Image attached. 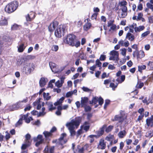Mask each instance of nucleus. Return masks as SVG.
<instances>
[{"instance_id":"nucleus-1","label":"nucleus","mask_w":153,"mask_h":153,"mask_svg":"<svg viewBox=\"0 0 153 153\" xmlns=\"http://www.w3.org/2000/svg\"><path fill=\"white\" fill-rule=\"evenodd\" d=\"M81 121V119L79 117L76 118L75 119H73L70 122L66 123V126L68 128L71 136H74L75 135L76 132L74 129L75 128H78Z\"/></svg>"},{"instance_id":"nucleus-2","label":"nucleus","mask_w":153,"mask_h":153,"mask_svg":"<svg viewBox=\"0 0 153 153\" xmlns=\"http://www.w3.org/2000/svg\"><path fill=\"white\" fill-rule=\"evenodd\" d=\"M18 2L16 1H14L6 5L5 10L8 13H10L16 10L18 6Z\"/></svg>"},{"instance_id":"nucleus-3","label":"nucleus","mask_w":153,"mask_h":153,"mask_svg":"<svg viewBox=\"0 0 153 153\" xmlns=\"http://www.w3.org/2000/svg\"><path fill=\"white\" fill-rule=\"evenodd\" d=\"M76 36L71 34L68 35L64 40V42L66 44L72 46H74L76 42Z\"/></svg>"},{"instance_id":"nucleus-4","label":"nucleus","mask_w":153,"mask_h":153,"mask_svg":"<svg viewBox=\"0 0 153 153\" xmlns=\"http://www.w3.org/2000/svg\"><path fill=\"white\" fill-rule=\"evenodd\" d=\"M29 114V113H27L25 115H21V118L16 123V126H18L21 125L22 123L23 120H25V122L27 123H29L31 120H33V119L32 117H28V115Z\"/></svg>"},{"instance_id":"nucleus-5","label":"nucleus","mask_w":153,"mask_h":153,"mask_svg":"<svg viewBox=\"0 0 153 153\" xmlns=\"http://www.w3.org/2000/svg\"><path fill=\"white\" fill-rule=\"evenodd\" d=\"M65 27L64 25H60L57 27L56 30L55 32V35L56 37L58 38L60 37L65 31Z\"/></svg>"},{"instance_id":"nucleus-6","label":"nucleus","mask_w":153,"mask_h":153,"mask_svg":"<svg viewBox=\"0 0 153 153\" xmlns=\"http://www.w3.org/2000/svg\"><path fill=\"white\" fill-rule=\"evenodd\" d=\"M125 115V112L124 111H120V114L116 115L113 120V121H118V122L122 123L124 120Z\"/></svg>"},{"instance_id":"nucleus-7","label":"nucleus","mask_w":153,"mask_h":153,"mask_svg":"<svg viewBox=\"0 0 153 153\" xmlns=\"http://www.w3.org/2000/svg\"><path fill=\"white\" fill-rule=\"evenodd\" d=\"M127 8L126 7H123L120 8L118 12L119 17L121 18L126 17L127 15Z\"/></svg>"},{"instance_id":"nucleus-8","label":"nucleus","mask_w":153,"mask_h":153,"mask_svg":"<svg viewBox=\"0 0 153 153\" xmlns=\"http://www.w3.org/2000/svg\"><path fill=\"white\" fill-rule=\"evenodd\" d=\"M110 54L111 56L109 58V59L110 60H112L117 61H118L119 60V54L118 51L113 50L110 52Z\"/></svg>"},{"instance_id":"nucleus-9","label":"nucleus","mask_w":153,"mask_h":153,"mask_svg":"<svg viewBox=\"0 0 153 153\" xmlns=\"http://www.w3.org/2000/svg\"><path fill=\"white\" fill-rule=\"evenodd\" d=\"M33 140L35 142H36L35 146L38 147L40 144L44 143V139L43 138V136L42 135L39 134L37 137H34Z\"/></svg>"},{"instance_id":"nucleus-10","label":"nucleus","mask_w":153,"mask_h":153,"mask_svg":"<svg viewBox=\"0 0 153 153\" xmlns=\"http://www.w3.org/2000/svg\"><path fill=\"white\" fill-rule=\"evenodd\" d=\"M98 101L99 105H101L103 103V100L101 97L98 98L97 97H95L93 98L91 101H89V103L90 104L94 103V104H96Z\"/></svg>"},{"instance_id":"nucleus-11","label":"nucleus","mask_w":153,"mask_h":153,"mask_svg":"<svg viewBox=\"0 0 153 153\" xmlns=\"http://www.w3.org/2000/svg\"><path fill=\"white\" fill-rule=\"evenodd\" d=\"M58 23L57 21H54L51 23L48 26V30L50 32H53L57 27Z\"/></svg>"},{"instance_id":"nucleus-12","label":"nucleus","mask_w":153,"mask_h":153,"mask_svg":"<svg viewBox=\"0 0 153 153\" xmlns=\"http://www.w3.org/2000/svg\"><path fill=\"white\" fill-rule=\"evenodd\" d=\"M36 57V56H28L27 57H24L22 58H21L20 59V61H18L19 63V65H21L22 64L24 63L25 62V61L26 60L27 58L34 59Z\"/></svg>"},{"instance_id":"nucleus-13","label":"nucleus","mask_w":153,"mask_h":153,"mask_svg":"<svg viewBox=\"0 0 153 153\" xmlns=\"http://www.w3.org/2000/svg\"><path fill=\"white\" fill-rule=\"evenodd\" d=\"M45 105L48 106V110L50 111H52L53 110L56 109L55 107H53V104L52 102H47L45 103Z\"/></svg>"},{"instance_id":"nucleus-14","label":"nucleus","mask_w":153,"mask_h":153,"mask_svg":"<svg viewBox=\"0 0 153 153\" xmlns=\"http://www.w3.org/2000/svg\"><path fill=\"white\" fill-rule=\"evenodd\" d=\"M54 147H51L49 149L48 146H46L44 150V153H53L54 152Z\"/></svg>"},{"instance_id":"nucleus-15","label":"nucleus","mask_w":153,"mask_h":153,"mask_svg":"<svg viewBox=\"0 0 153 153\" xmlns=\"http://www.w3.org/2000/svg\"><path fill=\"white\" fill-rule=\"evenodd\" d=\"M106 147V144L104 142V140H101L99 142V145L98 146V148L99 149H104Z\"/></svg>"},{"instance_id":"nucleus-16","label":"nucleus","mask_w":153,"mask_h":153,"mask_svg":"<svg viewBox=\"0 0 153 153\" xmlns=\"http://www.w3.org/2000/svg\"><path fill=\"white\" fill-rule=\"evenodd\" d=\"M146 123L148 126H151L152 127L153 126V115L146 120Z\"/></svg>"},{"instance_id":"nucleus-17","label":"nucleus","mask_w":153,"mask_h":153,"mask_svg":"<svg viewBox=\"0 0 153 153\" xmlns=\"http://www.w3.org/2000/svg\"><path fill=\"white\" fill-rule=\"evenodd\" d=\"M88 99L87 97H82L81 101V107H83L86 105L88 102Z\"/></svg>"},{"instance_id":"nucleus-18","label":"nucleus","mask_w":153,"mask_h":153,"mask_svg":"<svg viewBox=\"0 0 153 153\" xmlns=\"http://www.w3.org/2000/svg\"><path fill=\"white\" fill-rule=\"evenodd\" d=\"M67 141L66 140L62 139L56 140L55 141H53V143L55 142L56 143V144L58 146L61 145L62 146L63 144H65Z\"/></svg>"},{"instance_id":"nucleus-19","label":"nucleus","mask_w":153,"mask_h":153,"mask_svg":"<svg viewBox=\"0 0 153 153\" xmlns=\"http://www.w3.org/2000/svg\"><path fill=\"white\" fill-rule=\"evenodd\" d=\"M106 128V126L105 125H103L102 127L101 128L100 131H97V135L99 136L102 135L103 134L104 132V130Z\"/></svg>"},{"instance_id":"nucleus-20","label":"nucleus","mask_w":153,"mask_h":153,"mask_svg":"<svg viewBox=\"0 0 153 153\" xmlns=\"http://www.w3.org/2000/svg\"><path fill=\"white\" fill-rule=\"evenodd\" d=\"M22 104L21 102L19 101L15 104L14 105L12 106V108L13 109L12 110H13L14 109H17L19 107H22Z\"/></svg>"},{"instance_id":"nucleus-21","label":"nucleus","mask_w":153,"mask_h":153,"mask_svg":"<svg viewBox=\"0 0 153 153\" xmlns=\"http://www.w3.org/2000/svg\"><path fill=\"white\" fill-rule=\"evenodd\" d=\"M39 85L41 87L44 86L46 84V79L44 77L41 78L39 81Z\"/></svg>"},{"instance_id":"nucleus-22","label":"nucleus","mask_w":153,"mask_h":153,"mask_svg":"<svg viewBox=\"0 0 153 153\" xmlns=\"http://www.w3.org/2000/svg\"><path fill=\"white\" fill-rule=\"evenodd\" d=\"M126 38L128 40L132 41L134 39V35L130 33H128L126 35Z\"/></svg>"},{"instance_id":"nucleus-23","label":"nucleus","mask_w":153,"mask_h":153,"mask_svg":"<svg viewBox=\"0 0 153 153\" xmlns=\"http://www.w3.org/2000/svg\"><path fill=\"white\" fill-rule=\"evenodd\" d=\"M43 134L45 136V139L46 140H48L49 137H51L52 134L50 132L47 131H45L43 132Z\"/></svg>"},{"instance_id":"nucleus-24","label":"nucleus","mask_w":153,"mask_h":153,"mask_svg":"<svg viewBox=\"0 0 153 153\" xmlns=\"http://www.w3.org/2000/svg\"><path fill=\"white\" fill-rule=\"evenodd\" d=\"M18 51L19 52H23L25 48L23 43L22 44L18 46Z\"/></svg>"},{"instance_id":"nucleus-25","label":"nucleus","mask_w":153,"mask_h":153,"mask_svg":"<svg viewBox=\"0 0 153 153\" xmlns=\"http://www.w3.org/2000/svg\"><path fill=\"white\" fill-rule=\"evenodd\" d=\"M64 99L65 97H62L56 102H55L54 103V105L55 106H57L61 104Z\"/></svg>"},{"instance_id":"nucleus-26","label":"nucleus","mask_w":153,"mask_h":153,"mask_svg":"<svg viewBox=\"0 0 153 153\" xmlns=\"http://www.w3.org/2000/svg\"><path fill=\"white\" fill-rule=\"evenodd\" d=\"M145 28V27L143 26H140L137 27H135L134 30L135 32H140L143 30Z\"/></svg>"},{"instance_id":"nucleus-27","label":"nucleus","mask_w":153,"mask_h":153,"mask_svg":"<svg viewBox=\"0 0 153 153\" xmlns=\"http://www.w3.org/2000/svg\"><path fill=\"white\" fill-rule=\"evenodd\" d=\"M91 25L90 23H86L83 26V28L84 30L87 31L91 27Z\"/></svg>"},{"instance_id":"nucleus-28","label":"nucleus","mask_w":153,"mask_h":153,"mask_svg":"<svg viewBox=\"0 0 153 153\" xmlns=\"http://www.w3.org/2000/svg\"><path fill=\"white\" fill-rule=\"evenodd\" d=\"M126 132L125 131L123 130L120 131L118 134V136L120 138H123L126 135Z\"/></svg>"},{"instance_id":"nucleus-29","label":"nucleus","mask_w":153,"mask_h":153,"mask_svg":"<svg viewBox=\"0 0 153 153\" xmlns=\"http://www.w3.org/2000/svg\"><path fill=\"white\" fill-rule=\"evenodd\" d=\"M49 65L52 71L53 72H54L55 71L54 69L56 67V65L52 62H50L49 63Z\"/></svg>"},{"instance_id":"nucleus-30","label":"nucleus","mask_w":153,"mask_h":153,"mask_svg":"<svg viewBox=\"0 0 153 153\" xmlns=\"http://www.w3.org/2000/svg\"><path fill=\"white\" fill-rule=\"evenodd\" d=\"M7 24L8 22L7 20L5 19L0 20V26L7 25Z\"/></svg>"},{"instance_id":"nucleus-31","label":"nucleus","mask_w":153,"mask_h":153,"mask_svg":"<svg viewBox=\"0 0 153 153\" xmlns=\"http://www.w3.org/2000/svg\"><path fill=\"white\" fill-rule=\"evenodd\" d=\"M43 96L44 99L47 100H49L51 98V96H49V93H45L44 92L43 93Z\"/></svg>"},{"instance_id":"nucleus-32","label":"nucleus","mask_w":153,"mask_h":153,"mask_svg":"<svg viewBox=\"0 0 153 153\" xmlns=\"http://www.w3.org/2000/svg\"><path fill=\"white\" fill-rule=\"evenodd\" d=\"M57 111L56 112L55 114L58 116H60L61 114L62 110L61 106H59L57 108Z\"/></svg>"},{"instance_id":"nucleus-33","label":"nucleus","mask_w":153,"mask_h":153,"mask_svg":"<svg viewBox=\"0 0 153 153\" xmlns=\"http://www.w3.org/2000/svg\"><path fill=\"white\" fill-rule=\"evenodd\" d=\"M144 56V54L143 51H140L139 52L138 51V54H137V58H141L143 57Z\"/></svg>"},{"instance_id":"nucleus-34","label":"nucleus","mask_w":153,"mask_h":153,"mask_svg":"<svg viewBox=\"0 0 153 153\" xmlns=\"http://www.w3.org/2000/svg\"><path fill=\"white\" fill-rule=\"evenodd\" d=\"M30 135L29 134H27L25 136V143H30Z\"/></svg>"},{"instance_id":"nucleus-35","label":"nucleus","mask_w":153,"mask_h":153,"mask_svg":"<svg viewBox=\"0 0 153 153\" xmlns=\"http://www.w3.org/2000/svg\"><path fill=\"white\" fill-rule=\"evenodd\" d=\"M146 68V66L145 65H143L141 66L139 65L138 66V70L139 72H141L142 70L145 69Z\"/></svg>"},{"instance_id":"nucleus-36","label":"nucleus","mask_w":153,"mask_h":153,"mask_svg":"<svg viewBox=\"0 0 153 153\" xmlns=\"http://www.w3.org/2000/svg\"><path fill=\"white\" fill-rule=\"evenodd\" d=\"M45 110V108L44 107L42 108V111L39 112V114L38 115V117H39L41 116H43L44 115L46 114V113L44 112Z\"/></svg>"},{"instance_id":"nucleus-37","label":"nucleus","mask_w":153,"mask_h":153,"mask_svg":"<svg viewBox=\"0 0 153 153\" xmlns=\"http://www.w3.org/2000/svg\"><path fill=\"white\" fill-rule=\"evenodd\" d=\"M94 137H96V135H91L89 136L88 137V138H90V143H92L94 141Z\"/></svg>"},{"instance_id":"nucleus-38","label":"nucleus","mask_w":153,"mask_h":153,"mask_svg":"<svg viewBox=\"0 0 153 153\" xmlns=\"http://www.w3.org/2000/svg\"><path fill=\"white\" fill-rule=\"evenodd\" d=\"M33 106H34L37 105V110H39L42 107L41 105L39 104L38 102H35L33 103Z\"/></svg>"},{"instance_id":"nucleus-39","label":"nucleus","mask_w":153,"mask_h":153,"mask_svg":"<svg viewBox=\"0 0 153 153\" xmlns=\"http://www.w3.org/2000/svg\"><path fill=\"white\" fill-rule=\"evenodd\" d=\"M114 135L111 134H109L105 138V139L108 141H110L114 138Z\"/></svg>"},{"instance_id":"nucleus-40","label":"nucleus","mask_w":153,"mask_h":153,"mask_svg":"<svg viewBox=\"0 0 153 153\" xmlns=\"http://www.w3.org/2000/svg\"><path fill=\"white\" fill-rule=\"evenodd\" d=\"M81 127V128L83 129L85 131H87L89 130L90 126L89 125H83Z\"/></svg>"},{"instance_id":"nucleus-41","label":"nucleus","mask_w":153,"mask_h":153,"mask_svg":"<svg viewBox=\"0 0 153 153\" xmlns=\"http://www.w3.org/2000/svg\"><path fill=\"white\" fill-rule=\"evenodd\" d=\"M118 85V84H117L116 85H115L114 83L111 82L110 83L109 86L110 87L112 88V89L113 90H115V89L116 88Z\"/></svg>"},{"instance_id":"nucleus-42","label":"nucleus","mask_w":153,"mask_h":153,"mask_svg":"<svg viewBox=\"0 0 153 153\" xmlns=\"http://www.w3.org/2000/svg\"><path fill=\"white\" fill-rule=\"evenodd\" d=\"M30 144L28 143H26L25 142V144L22 145L21 147V149L23 150L25 149L27 146L30 145Z\"/></svg>"},{"instance_id":"nucleus-43","label":"nucleus","mask_w":153,"mask_h":153,"mask_svg":"<svg viewBox=\"0 0 153 153\" xmlns=\"http://www.w3.org/2000/svg\"><path fill=\"white\" fill-rule=\"evenodd\" d=\"M113 128V126H109L107 128H106L105 131L106 132L108 133L111 131Z\"/></svg>"},{"instance_id":"nucleus-44","label":"nucleus","mask_w":153,"mask_h":153,"mask_svg":"<svg viewBox=\"0 0 153 153\" xmlns=\"http://www.w3.org/2000/svg\"><path fill=\"white\" fill-rule=\"evenodd\" d=\"M19 26L16 24H14L11 27L12 30H15L19 28Z\"/></svg>"},{"instance_id":"nucleus-45","label":"nucleus","mask_w":153,"mask_h":153,"mask_svg":"<svg viewBox=\"0 0 153 153\" xmlns=\"http://www.w3.org/2000/svg\"><path fill=\"white\" fill-rule=\"evenodd\" d=\"M146 136L150 138L152 137L153 136V132L151 131H148L146 133Z\"/></svg>"},{"instance_id":"nucleus-46","label":"nucleus","mask_w":153,"mask_h":153,"mask_svg":"<svg viewBox=\"0 0 153 153\" xmlns=\"http://www.w3.org/2000/svg\"><path fill=\"white\" fill-rule=\"evenodd\" d=\"M127 4V2L125 1H123L120 3V5L121 7V8H123V7H126V5Z\"/></svg>"},{"instance_id":"nucleus-47","label":"nucleus","mask_w":153,"mask_h":153,"mask_svg":"<svg viewBox=\"0 0 153 153\" xmlns=\"http://www.w3.org/2000/svg\"><path fill=\"white\" fill-rule=\"evenodd\" d=\"M143 14L141 13H139L137 18V21L140 20V19L143 17Z\"/></svg>"},{"instance_id":"nucleus-48","label":"nucleus","mask_w":153,"mask_h":153,"mask_svg":"<svg viewBox=\"0 0 153 153\" xmlns=\"http://www.w3.org/2000/svg\"><path fill=\"white\" fill-rule=\"evenodd\" d=\"M150 33V31H146L143 33L141 35V37H145L146 36L148 35Z\"/></svg>"},{"instance_id":"nucleus-49","label":"nucleus","mask_w":153,"mask_h":153,"mask_svg":"<svg viewBox=\"0 0 153 153\" xmlns=\"http://www.w3.org/2000/svg\"><path fill=\"white\" fill-rule=\"evenodd\" d=\"M85 108V112L90 111L91 110V108L89 106H84L83 107Z\"/></svg>"},{"instance_id":"nucleus-50","label":"nucleus","mask_w":153,"mask_h":153,"mask_svg":"<svg viewBox=\"0 0 153 153\" xmlns=\"http://www.w3.org/2000/svg\"><path fill=\"white\" fill-rule=\"evenodd\" d=\"M82 89L84 91L87 92H89L90 91H92L91 89H90L88 88L85 87L84 86H83L82 88Z\"/></svg>"},{"instance_id":"nucleus-51","label":"nucleus","mask_w":153,"mask_h":153,"mask_svg":"<svg viewBox=\"0 0 153 153\" xmlns=\"http://www.w3.org/2000/svg\"><path fill=\"white\" fill-rule=\"evenodd\" d=\"M110 103V101L109 100H106L105 101L104 108V109H106L107 105H108Z\"/></svg>"},{"instance_id":"nucleus-52","label":"nucleus","mask_w":153,"mask_h":153,"mask_svg":"<svg viewBox=\"0 0 153 153\" xmlns=\"http://www.w3.org/2000/svg\"><path fill=\"white\" fill-rule=\"evenodd\" d=\"M55 84V85L58 88L61 87L62 86V85L60 82V81L59 80H58L56 82Z\"/></svg>"},{"instance_id":"nucleus-53","label":"nucleus","mask_w":153,"mask_h":153,"mask_svg":"<svg viewBox=\"0 0 153 153\" xmlns=\"http://www.w3.org/2000/svg\"><path fill=\"white\" fill-rule=\"evenodd\" d=\"M73 94V93L72 91H69L66 94V97L68 98L71 97Z\"/></svg>"},{"instance_id":"nucleus-54","label":"nucleus","mask_w":153,"mask_h":153,"mask_svg":"<svg viewBox=\"0 0 153 153\" xmlns=\"http://www.w3.org/2000/svg\"><path fill=\"white\" fill-rule=\"evenodd\" d=\"M146 6L147 7L151 9L153 11V5L149 3H148L146 4Z\"/></svg>"},{"instance_id":"nucleus-55","label":"nucleus","mask_w":153,"mask_h":153,"mask_svg":"<svg viewBox=\"0 0 153 153\" xmlns=\"http://www.w3.org/2000/svg\"><path fill=\"white\" fill-rule=\"evenodd\" d=\"M96 65L98 67H100L102 65V63L100 61L99 59H97L96 61Z\"/></svg>"},{"instance_id":"nucleus-56","label":"nucleus","mask_w":153,"mask_h":153,"mask_svg":"<svg viewBox=\"0 0 153 153\" xmlns=\"http://www.w3.org/2000/svg\"><path fill=\"white\" fill-rule=\"evenodd\" d=\"M58 46L56 45H54L52 47V49L53 50L55 51H57L58 50Z\"/></svg>"},{"instance_id":"nucleus-57","label":"nucleus","mask_w":153,"mask_h":153,"mask_svg":"<svg viewBox=\"0 0 153 153\" xmlns=\"http://www.w3.org/2000/svg\"><path fill=\"white\" fill-rule=\"evenodd\" d=\"M106 58V56L105 55H101L100 57V60L101 61H104Z\"/></svg>"},{"instance_id":"nucleus-58","label":"nucleus","mask_w":153,"mask_h":153,"mask_svg":"<svg viewBox=\"0 0 153 153\" xmlns=\"http://www.w3.org/2000/svg\"><path fill=\"white\" fill-rule=\"evenodd\" d=\"M26 20L27 21H30L32 20V18H31V16H30V15L28 14L26 17Z\"/></svg>"},{"instance_id":"nucleus-59","label":"nucleus","mask_w":153,"mask_h":153,"mask_svg":"<svg viewBox=\"0 0 153 153\" xmlns=\"http://www.w3.org/2000/svg\"><path fill=\"white\" fill-rule=\"evenodd\" d=\"M126 49L125 48H123L121 50V54L124 56H125L126 55Z\"/></svg>"},{"instance_id":"nucleus-60","label":"nucleus","mask_w":153,"mask_h":153,"mask_svg":"<svg viewBox=\"0 0 153 153\" xmlns=\"http://www.w3.org/2000/svg\"><path fill=\"white\" fill-rule=\"evenodd\" d=\"M5 133H6V134L5 136V137L6 140H7L10 138V135L8 133L7 131H6Z\"/></svg>"},{"instance_id":"nucleus-61","label":"nucleus","mask_w":153,"mask_h":153,"mask_svg":"<svg viewBox=\"0 0 153 153\" xmlns=\"http://www.w3.org/2000/svg\"><path fill=\"white\" fill-rule=\"evenodd\" d=\"M82 128H80L79 129L77 132V136L78 137L80 134L82 133Z\"/></svg>"},{"instance_id":"nucleus-62","label":"nucleus","mask_w":153,"mask_h":153,"mask_svg":"<svg viewBox=\"0 0 153 153\" xmlns=\"http://www.w3.org/2000/svg\"><path fill=\"white\" fill-rule=\"evenodd\" d=\"M66 134L65 133L62 134L59 138L58 140H62L64 139V138L66 137Z\"/></svg>"},{"instance_id":"nucleus-63","label":"nucleus","mask_w":153,"mask_h":153,"mask_svg":"<svg viewBox=\"0 0 153 153\" xmlns=\"http://www.w3.org/2000/svg\"><path fill=\"white\" fill-rule=\"evenodd\" d=\"M125 78V75H123L121 76V81H120L119 82V83H121L122 82H123Z\"/></svg>"},{"instance_id":"nucleus-64","label":"nucleus","mask_w":153,"mask_h":153,"mask_svg":"<svg viewBox=\"0 0 153 153\" xmlns=\"http://www.w3.org/2000/svg\"><path fill=\"white\" fill-rule=\"evenodd\" d=\"M129 45V43L126 40L125 42H124V46L125 47H127Z\"/></svg>"}]
</instances>
